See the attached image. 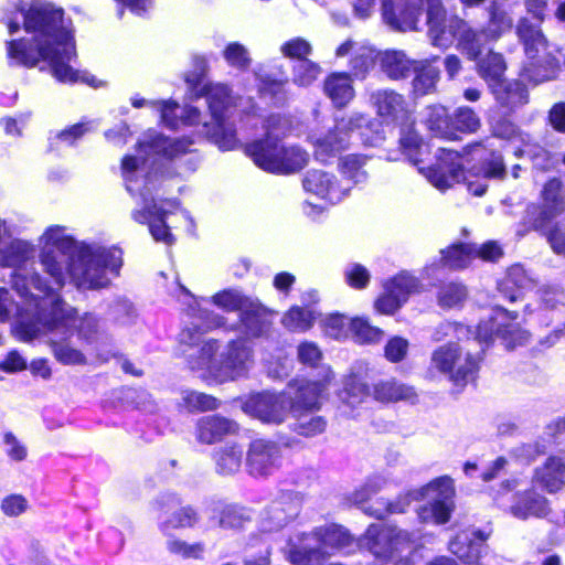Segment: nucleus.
Wrapping results in <instances>:
<instances>
[{
  "label": "nucleus",
  "instance_id": "f257e3e1",
  "mask_svg": "<svg viewBox=\"0 0 565 565\" xmlns=\"http://www.w3.org/2000/svg\"><path fill=\"white\" fill-rule=\"evenodd\" d=\"M190 154L186 143H137L121 160V175L126 190L137 205L131 217L139 224H148L157 242L172 245L174 237L166 217L180 210L177 200L161 199L166 171L164 161L178 162Z\"/></svg>",
  "mask_w": 565,
  "mask_h": 565
},
{
  "label": "nucleus",
  "instance_id": "f03ea898",
  "mask_svg": "<svg viewBox=\"0 0 565 565\" xmlns=\"http://www.w3.org/2000/svg\"><path fill=\"white\" fill-rule=\"evenodd\" d=\"M41 265L51 277L54 289H60L66 277H70L77 288L98 289L109 284L108 273L117 274L122 264L121 250L117 247H103L98 245L76 244L67 230L60 225L50 226L40 237ZM25 287L29 291L38 294L32 282L33 274L26 276ZM39 281L42 286L52 287ZM56 292V290H54Z\"/></svg>",
  "mask_w": 565,
  "mask_h": 565
},
{
  "label": "nucleus",
  "instance_id": "7ed1b4c3",
  "mask_svg": "<svg viewBox=\"0 0 565 565\" xmlns=\"http://www.w3.org/2000/svg\"><path fill=\"white\" fill-rule=\"evenodd\" d=\"M32 282L38 294L23 291L21 303H17L19 321L14 327L15 337L24 342L45 338L53 356L65 365H83L84 353L70 344L75 326L76 309L64 302L53 287L42 286L39 277Z\"/></svg>",
  "mask_w": 565,
  "mask_h": 565
},
{
  "label": "nucleus",
  "instance_id": "20e7f679",
  "mask_svg": "<svg viewBox=\"0 0 565 565\" xmlns=\"http://www.w3.org/2000/svg\"><path fill=\"white\" fill-rule=\"evenodd\" d=\"M24 28L36 33L33 45L28 46L22 40L9 42L8 55L11 60L28 67L47 61L60 82L74 83L81 79L97 86L94 77L88 79L84 75L79 76L67 64L75 56V46L64 25L62 9L49 2L35 1L24 14Z\"/></svg>",
  "mask_w": 565,
  "mask_h": 565
},
{
  "label": "nucleus",
  "instance_id": "39448f33",
  "mask_svg": "<svg viewBox=\"0 0 565 565\" xmlns=\"http://www.w3.org/2000/svg\"><path fill=\"white\" fill-rule=\"evenodd\" d=\"M254 363L253 350L244 339L228 342L220 351V343L215 340L204 341L198 355H190V369L202 379L216 383L234 381L245 375Z\"/></svg>",
  "mask_w": 565,
  "mask_h": 565
},
{
  "label": "nucleus",
  "instance_id": "423d86ee",
  "mask_svg": "<svg viewBox=\"0 0 565 565\" xmlns=\"http://www.w3.org/2000/svg\"><path fill=\"white\" fill-rule=\"evenodd\" d=\"M471 331L468 327L457 322H441L433 333L436 342L449 340L447 344L433 351L430 358V372L447 375L456 383L466 382L478 367V358L465 352L459 342L469 340Z\"/></svg>",
  "mask_w": 565,
  "mask_h": 565
},
{
  "label": "nucleus",
  "instance_id": "0eeeda50",
  "mask_svg": "<svg viewBox=\"0 0 565 565\" xmlns=\"http://www.w3.org/2000/svg\"><path fill=\"white\" fill-rule=\"evenodd\" d=\"M454 483L448 477H440L427 486L409 491L396 502L390 503L385 510L377 509L375 516L381 519L385 512L402 513L412 501L427 500L428 503L417 510L418 519L423 523L444 524L450 519L454 510Z\"/></svg>",
  "mask_w": 565,
  "mask_h": 565
},
{
  "label": "nucleus",
  "instance_id": "6e6552de",
  "mask_svg": "<svg viewBox=\"0 0 565 565\" xmlns=\"http://www.w3.org/2000/svg\"><path fill=\"white\" fill-rule=\"evenodd\" d=\"M223 152L242 150L262 170L276 174L295 173L308 163L309 154L296 143H218Z\"/></svg>",
  "mask_w": 565,
  "mask_h": 565
},
{
  "label": "nucleus",
  "instance_id": "1a4fd4ad",
  "mask_svg": "<svg viewBox=\"0 0 565 565\" xmlns=\"http://www.w3.org/2000/svg\"><path fill=\"white\" fill-rule=\"evenodd\" d=\"M516 34L526 57L532 61L527 68L529 77L535 83L555 78L559 61L553 54L552 45L542 29L527 18H521L516 24Z\"/></svg>",
  "mask_w": 565,
  "mask_h": 565
},
{
  "label": "nucleus",
  "instance_id": "9d476101",
  "mask_svg": "<svg viewBox=\"0 0 565 565\" xmlns=\"http://www.w3.org/2000/svg\"><path fill=\"white\" fill-rule=\"evenodd\" d=\"M350 544L351 537L343 527L330 525L305 535L299 547L290 548L289 557L298 565H323L326 556L342 551Z\"/></svg>",
  "mask_w": 565,
  "mask_h": 565
},
{
  "label": "nucleus",
  "instance_id": "9b49d317",
  "mask_svg": "<svg viewBox=\"0 0 565 565\" xmlns=\"http://www.w3.org/2000/svg\"><path fill=\"white\" fill-rule=\"evenodd\" d=\"M211 301L227 312H239L243 332L249 338L267 337L271 321L267 311L254 300L245 297L236 289H226L215 294Z\"/></svg>",
  "mask_w": 565,
  "mask_h": 565
},
{
  "label": "nucleus",
  "instance_id": "f8f14e48",
  "mask_svg": "<svg viewBox=\"0 0 565 565\" xmlns=\"http://www.w3.org/2000/svg\"><path fill=\"white\" fill-rule=\"evenodd\" d=\"M515 318L516 316L501 307L492 308L488 320H482L478 324L476 339L480 342H488L493 337H498L502 339L507 348H514L525 343L529 339V333L514 322Z\"/></svg>",
  "mask_w": 565,
  "mask_h": 565
},
{
  "label": "nucleus",
  "instance_id": "ddd939ff",
  "mask_svg": "<svg viewBox=\"0 0 565 565\" xmlns=\"http://www.w3.org/2000/svg\"><path fill=\"white\" fill-rule=\"evenodd\" d=\"M334 380L333 371L327 366L321 370L319 380H297L289 384L290 412L318 411L321 399Z\"/></svg>",
  "mask_w": 565,
  "mask_h": 565
},
{
  "label": "nucleus",
  "instance_id": "4468645a",
  "mask_svg": "<svg viewBox=\"0 0 565 565\" xmlns=\"http://www.w3.org/2000/svg\"><path fill=\"white\" fill-rule=\"evenodd\" d=\"M362 544L377 557L395 558V553H411L413 550L412 535L392 526H369Z\"/></svg>",
  "mask_w": 565,
  "mask_h": 565
},
{
  "label": "nucleus",
  "instance_id": "2eb2a0df",
  "mask_svg": "<svg viewBox=\"0 0 565 565\" xmlns=\"http://www.w3.org/2000/svg\"><path fill=\"white\" fill-rule=\"evenodd\" d=\"M203 93L207 96L209 109L212 122H204L203 128L207 138H215L216 141H228L234 138L235 129L225 120L224 111L230 104V89L225 85H214L205 90V86L195 92V96Z\"/></svg>",
  "mask_w": 565,
  "mask_h": 565
},
{
  "label": "nucleus",
  "instance_id": "dca6fc26",
  "mask_svg": "<svg viewBox=\"0 0 565 565\" xmlns=\"http://www.w3.org/2000/svg\"><path fill=\"white\" fill-rule=\"evenodd\" d=\"M436 162L428 167H420L419 171L438 190H447L460 180H466L463 173V159L457 152L439 148Z\"/></svg>",
  "mask_w": 565,
  "mask_h": 565
},
{
  "label": "nucleus",
  "instance_id": "f3484780",
  "mask_svg": "<svg viewBox=\"0 0 565 565\" xmlns=\"http://www.w3.org/2000/svg\"><path fill=\"white\" fill-rule=\"evenodd\" d=\"M371 103L376 108L379 116L392 121H401L402 137L399 141H414L412 136L414 120L401 94L394 90H377L371 95Z\"/></svg>",
  "mask_w": 565,
  "mask_h": 565
},
{
  "label": "nucleus",
  "instance_id": "a211bd4d",
  "mask_svg": "<svg viewBox=\"0 0 565 565\" xmlns=\"http://www.w3.org/2000/svg\"><path fill=\"white\" fill-rule=\"evenodd\" d=\"M8 230L4 223L0 220V266L13 267V288L18 295L23 296L26 289L22 265L26 263L34 255L33 247L23 241H13L8 243Z\"/></svg>",
  "mask_w": 565,
  "mask_h": 565
},
{
  "label": "nucleus",
  "instance_id": "6ab92c4d",
  "mask_svg": "<svg viewBox=\"0 0 565 565\" xmlns=\"http://www.w3.org/2000/svg\"><path fill=\"white\" fill-rule=\"evenodd\" d=\"M243 411L264 423L280 424L291 413L290 396L287 392L252 395L243 404Z\"/></svg>",
  "mask_w": 565,
  "mask_h": 565
},
{
  "label": "nucleus",
  "instance_id": "aec40b11",
  "mask_svg": "<svg viewBox=\"0 0 565 565\" xmlns=\"http://www.w3.org/2000/svg\"><path fill=\"white\" fill-rule=\"evenodd\" d=\"M565 211V201L562 195V181L552 179L545 183L541 193V205L530 206L527 210L533 227L539 231L546 230L552 221Z\"/></svg>",
  "mask_w": 565,
  "mask_h": 565
},
{
  "label": "nucleus",
  "instance_id": "412c9836",
  "mask_svg": "<svg viewBox=\"0 0 565 565\" xmlns=\"http://www.w3.org/2000/svg\"><path fill=\"white\" fill-rule=\"evenodd\" d=\"M179 505V500L172 494H163L157 500L160 512L159 527L167 536H170L173 531L192 527L198 521V515L192 508Z\"/></svg>",
  "mask_w": 565,
  "mask_h": 565
},
{
  "label": "nucleus",
  "instance_id": "4be33fe9",
  "mask_svg": "<svg viewBox=\"0 0 565 565\" xmlns=\"http://www.w3.org/2000/svg\"><path fill=\"white\" fill-rule=\"evenodd\" d=\"M365 372L366 366L359 363L342 379V388L338 392V398L343 415H350L351 409L361 405L371 395L364 376Z\"/></svg>",
  "mask_w": 565,
  "mask_h": 565
},
{
  "label": "nucleus",
  "instance_id": "5701e85b",
  "mask_svg": "<svg viewBox=\"0 0 565 565\" xmlns=\"http://www.w3.org/2000/svg\"><path fill=\"white\" fill-rule=\"evenodd\" d=\"M383 19L392 29L415 30L420 10L419 0H383Z\"/></svg>",
  "mask_w": 565,
  "mask_h": 565
},
{
  "label": "nucleus",
  "instance_id": "b1692460",
  "mask_svg": "<svg viewBox=\"0 0 565 565\" xmlns=\"http://www.w3.org/2000/svg\"><path fill=\"white\" fill-rule=\"evenodd\" d=\"M279 449L275 443L264 439L254 440L248 449L246 465L249 472L257 477L271 475L278 468Z\"/></svg>",
  "mask_w": 565,
  "mask_h": 565
},
{
  "label": "nucleus",
  "instance_id": "393cba45",
  "mask_svg": "<svg viewBox=\"0 0 565 565\" xmlns=\"http://www.w3.org/2000/svg\"><path fill=\"white\" fill-rule=\"evenodd\" d=\"M455 20H461L456 15L447 17L446 10L439 2L431 3L427 11L428 34L435 46L447 47L457 36V30L452 28Z\"/></svg>",
  "mask_w": 565,
  "mask_h": 565
},
{
  "label": "nucleus",
  "instance_id": "a878e982",
  "mask_svg": "<svg viewBox=\"0 0 565 565\" xmlns=\"http://www.w3.org/2000/svg\"><path fill=\"white\" fill-rule=\"evenodd\" d=\"M238 425L226 417L210 415L201 417L196 423V439L202 444H214L224 437L235 435Z\"/></svg>",
  "mask_w": 565,
  "mask_h": 565
},
{
  "label": "nucleus",
  "instance_id": "bb28decb",
  "mask_svg": "<svg viewBox=\"0 0 565 565\" xmlns=\"http://www.w3.org/2000/svg\"><path fill=\"white\" fill-rule=\"evenodd\" d=\"M303 188L328 202L334 204L345 196V189L337 184L333 175L319 170L309 171L303 180Z\"/></svg>",
  "mask_w": 565,
  "mask_h": 565
},
{
  "label": "nucleus",
  "instance_id": "cd10ccee",
  "mask_svg": "<svg viewBox=\"0 0 565 565\" xmlns=\"http://www.w3.org/2000/svg\"><path fill=\"white\" fill-rule=\"evenodd\" d=\"M509 510L513 516L520 520L531 516L543 518L550 512L546 499L531 491L514 494Z\"/></svg>",
  "mask_w": 565,
  "mask_h": 565
},
{
  "label": "nucleus",
  "instance_id": "c85d7f7f",
  "mask_svg": "<svg viewBox=\"0 0 565 565\" xmlns=\"http://www.w3.org/2000/svg\"><path fill=\"white\" fill-rule=\"evenodd\" d=\"M452 28L457 30L456 39L458 46L470 60H476L481 54L484 44L489 40L486 38L484 29L477 31L462 19L455 20Z\"/></svg>",
  "mask_w": 565,
  "mask_h": 565
},
{
  "label": "nucleus",
  "instance_id": "c756f323",
  "mask_svg": "<svg viewBox=\"0 0 565 565\" xmlns=\"http://www.w3.org/2000/svg\"><path fill=\"white\" fill-rule=\"evenodd\" d=\"M373 397L381 403H395L398 401L415 403L417 394L414 387L388 380L373 385Z\"/></svg>",
  "mask_w": 565,
  "mask_h": 565
},
{
  "label": "nucleus",
  "instance_id": "7c9ffc66",
  "mask_svg": "<svg viewBox=\"0 0 565 565\" xmlns=\"http://www.w3.org/2000/svg\"><path fill=\"white\" fill-rule=\"evenodd\" d=\"M324 93L338 107L349 104L354 97L352 78L348 73H333L324 81Z\"/></svg>",
  "mask_w": 565,
  "mask_h": 565
},
{
  "label": "nucleus",
  "instance_id": "2f4dec72",
  "mask_svg": "<svg viewBox=\"0 0 565 565\" xmlns=\"http://www.w3.org/2000/svg\"><path fill=\"white\" fill-rule=\"evenodd\" d=\"M412 73L415 75L412 86L416 95L423 96L436 90L440 71L429 61H417L413 66Z\"/></svg>",
  "mask_w": 565,
  "mask_h": 565
},
{
  "label": "nucleus",
  "instance_id": "473e14b6",
  "mask_svg": "<svg viewBox=\"0 0 565 565\" xmlns=\"http://www.w3.org/2000/svg\"><path fill=\"white\" fill-rule=\"evenodd\" d=\"M417 61L409 60L402 51H385L380 55L383 72L392 79L407 77Z\"/></svg>",
  "mask_w": 565,
  "mask_h": 565
},
{
  "label": "nucleus",
  "instance_id": "72a5a7b5",
  "mask_svg": "<svg viewBox=\"0 0 565 565\" xmlns=\"http://www.w3.org/2000/svg\"><path fill=\"white\" fill-rule=\"evenodd\" d=\"M565 466L558 458H550L542 468L535 472V481L553 493L564 486Z\"/></svg>",
  "mask_w": 565,
  "mask_h": 565
},
{
  "label": "nucleus",
  "instance_id": "f704fd0d",
  "mask_svg": "<svg viewBox=\"0 0 565 565\" xmlns=\"http://www.w3.org/2000/svg\"><path fill=\"white\" fill-rule=\"evenodd\" d=\"M495 99L501 106L508 108H514L519 105H523L527 100V93L524 87L514 82H505L504 79L497 84H490Z\"/></svg>",
  "mask_w": 565,
  "mask_h": 565
},
{
  "label": "nucleus",
  "instance_id": "c9c22d12",
  "mask_svg": "<svg viewBox=\"0 0 565 565\" xmlns=\"http://www.w3.org/2000/svg\"><path fill=\"white\" fill-rule=\"evenodd\" d=\"M487 12L489 15L487 26L484 28L487 39L498 40L503 33L511 30L513 20L500 3L491 2L487 8Z\"/></svg>",
  "mask_w": 565,
  "mask_h": 565
},
{
  "label": "nucleus",
  "instance_id": "e433bc0d",
  "mask_svg": "<svg viewBox=\"0 0 565 565\" xmlns=\"http://www.w3.org/2000/svg\"><path fill=\"white\" fill-rule=\"evenodd\" d=\"M313 411L291 412L295 417L294 431L300 436L310 438L322 434L326 430L327 422L320 415L312 414Z\"/></svg>",
  "mask_w": 565,
  "mask_h": 565
},
{
  "label": "nucleus",
  "instance_id": "4c0bfd02",
  "mask_svg": "<svg viewBox=\"0 0 565 565\" xmlns=\"http://www.w3.org/2000/svg\"><path fill=\"white\" fill-rule=\"evenodd\" d=\"M529 285L523 267L515 265L512 266L502 281L499 284V289L511 301L520 298L521 291Z\"/></svg>",
  "mask_w": 565,
  "mask_h": 565
},
{
  "label": "nucleus",
  "instance_id": "58836bf2",
  "mask_svg": "<svg viewBox=\"0 0 565 565\" xmlns=\"http://www.w3.org/2000/svg\"><path fill=\"white\" fill-rule=\"evenodd\" d=\"M316 318L312 309L295 306L284 315L281 323L290 331L305 332L313 326Z\"/></svg>",
  "mask_w": 565,
  "mask_h": 565
},
{
  "label": "nucleus",
  "instance_id": "ea45409f",
  "mask_svg": "<svg viewBox=\"0 0 565 565\" xmlns=\"http://www.w3.org/2000/svg\"><path fill=\"white\" fill-rule=\"evenodd\" d=\"M440 254L441 264L452 269L465 268L476 258L475 247L465 244L452 245Z\"/></svg>",
  "mask_w": 565,
  "mask_h": 565
},
{
  "label": "nucleus",
  "instance_id": "a19ab883",
  "mask_svg": "<svg viewBox=\"0 0 565 565\" xmlns=\"http://www.w3.org/2000/svg\"><path fill=\"white\" fill-rule=\"evenodd\" d=\"M243 460V447L233 444L226 445L215 455L217 470L224 475H232L239 470Z\"/></svg>",
  "mask_w": 565,
  "mask_h": 565
},
{
  "label": "nucleus",
  "instance_id": "79ce46f5",
  "mask_svg": "<svg viewBox=\"0 0 565 565\" xmlns=\"http://www.w3.org/2000/svg\"><path fill=\"white\" fill-rule=\"evenodd\" d=\"M396 151L388 156V160L397 161L406 159L411 163L418 166L428 160L431 152L430 143H395Z\"/></svg>",
  "mask_w": 565,
  "mask_h": 565
},
{
  "label": "nucleus",
  "instance_id": "37998d69",
  "mask_svg": "<svg viewBox=\"0 0 565 565\" xmlns=\"http://www.w3.org/2000/svg\"><path fill=\"white\" fill-rule=\"evenodd\" d=\"M480 543H473L468 531L460 532L449 543V550L460 559L468 563L477 561L480 556Z\"/></svg>",
  "mask_w": 565,
  "mask_h": 565
},
{
  "label": "nucleus",
  "instance_id": "c03bdc74",
  "mask_svg": "<svg viewBox=\"0 0 565 565\" xmlns=\"http://www.w3.org/2000/svg\"><path fill=\"white\" fill-rule=\"evenodd\" d=\"M480 76L486 79L489 85L503 81L505 63L501 54L490 52L478 64Z\"/></svg>",
  "mask_w": 565,
  "mask_h": 565
},
{
  "label": "nucleus",
  "instance_id": "a18cd8bd",
  "mask_svg": "<svg viewBox=\"0 0 565 565\" xmlns=\"http://www.w3.org/2000/svg\"><path fill=\"white\" fill-rule=\"evenodd\" d=\"M350 333L356 342L367 344L379 342L383 337L382 330L371 326L363 318L352 319L350 322Z\"/></svg>",
  "mask_w": 565,
  "mask_h": 565
},
{
  "label": "nucleus",
  "instance_id": "49530a36",
  "mask_svg": "<svg viewBox=\"0 0 565 565\" xmlns=\"http://www.w3.org/2000/svg\"><path fill=\"white\" fill-rule=\"evenodd\" d=\"M381 124L375 121H367L363 115L355 114L349 118H342L337 121L335 129L339 134L343 135L340 139L349 137V132L355 129L370 130L377 132Z\"/></svg>",
  "mask_w": 565,
  "mask_h": 565
},
{
  "label": "nucleus",
  "instance_id": "de8ad7c7",
  "mask_svg": "<svg viewBox=\"0 0 565 565\" xmlns=\"http://www.w3.org/2000/svg\"><path fill=\"white\" fill-rule=\"evenodd\" d=\"M182 401L190 412H205L218 407V402L215 397L195 391L183 392Z\"/></svg>",
  "mask_w": 565,
  "mask_h": 565
},
{
  "label": "nucleus",
  "instance_id": "09e8293b",
  "mask_svg": "<svg viewBox=\"0 0 565 565\" xmlns=\"http://www.w3.org/2000/svg\"><path fill=\"white\" fill-rule=\"evenodd\" d=\"M466 298L467 290L465 286L456 282H450L444 286L438 296L439 305L446 308L460 306Z\"/></svg>",
  "mask_w": 565,
  "mask_h": 565
},
{
  "label": "nucleus",
  "instance_id": "8fccbe9b",
  "mask_svg": "<svg viewBox=\"0 0 565 565\" xmlns=\"http://www.w3.org/2000/svg\"><path fill=\"white\" fill-rule=\"evenodd\" d=\"M321 73L318 64L310 60H302L294 68V82L300 86H309Z\"/></svg>",
  "mask_w": 565,
  "mask_h": 565
},
{
  "label": "nucleus",
  "instance_id": "3c124183",
  "mask_svg": "<svg viewBox=\"0 0 565 565\" xmlns=\"http://www.w3.org/2000/svg\"><path fill=\"white\" fill-rule=\"evenodd\" d=\"M168 551L182 558H199L204 552L201 543L189 544L180 539L171 537L167 541Z\"/></svg>",
  "mask_w": 565,
  "mask_h": 565
},
{
  "label": "nucleus",
  "instance_id": "603ef678",
  "mask_svg": "<svg viewBox=\"0 0 565 565\" xmlns=\"http://www.w3.org/2000/svg\"><path fill=\"white\" fill-rule=\"evenodd\" d=\"M396 294L394 289H390L386 284L384 285V294L375 301V309L385 315L394 313L403 305V295Z\"/></svg>",
  "mask_w": 565,
  "mask_h": 565
},
{
  "label": "nucleus",
  "instance_id": "864d4df0",
  "mask_svg": "<svg viewBox=\"0 0 565 565\" xmlns=\"http://www.w3.org/2000/svg\"><path fill=\"white\" fill-rule=\"evenodd\" d=\"M225 61L233 67L246 68L250 64V58L246 47L237 42L230 43L223 52Z\"/></svg>",
  "mask_w": 565,
  "mask_h": 565
},
{
  "label": "nucleus",
  "instance_id": "5fc2aeb1",
  "mask_svg": "<svg viewBox=\"0 0 565 565\" xmlns=\"http://www.w3.org/2000/svg\"><path fill=\"white\" fill-rule=\"evenodd\" d=\"M351 321L352 319L342 315H330L324 319V331L334 339L348 337Z\"/></svg>",
  "mask_w": 565,
  "mask_h": 565
},
{
  "label": "nucleus",
  "instance_id": "6e6d98bb",
  "mask_svg": "<svg viewBox=\"0 0 565 565\" xmlns=\"http://www.w3.org/2000/svg\"><path fill=\"white\" fill-rule=\"evenodd\" d=\"M311 44L302 38L291 39L284 43L280 47V52L284 56L289 58H297L299 62L307 60V56L311 53Z\"/></svg>",
  "mask_w": 565,
  "mask_h": 565
},
{
  "label": "nucleus",
  "instance_id": "4d7b16f0",
  "mask_svg": "<svg viewBox=\"0 0 565 565\" xmlns=\"http://www.w3.org/2000/svg\"><path fill=\"white\" fill-rule=\"evenodd\" d=\"M267 140L266 141H279L289 137L291 125L288 119L280 116H270L267 119L266 125Z\"/></svg>",
  "mask_w": 565,
  "mask_h": 565
},
{
  "label": "nucleus",
  "instance_id": "13d9d810",
  "mask_svg": "<svg viewBox=\"0 0 565 565\" xmlns=\"http://www.w3.org/2000/svg\"><path fill=\"white\" fill-rule=\"evenodd\" d=\"M385 284L390 289H394L396 294L405 291L403 295V303L407 300L408 296L418 288L417 279L407 273H402Z\"/></svg>",
  "mask_w": 565,
  "mask_h": 565
},
{
  "label": "nucleus",
  "instance_id": "bf43d9fd",
  "mask_svg": "<svg viewBox=\"0 0 565 565\" xmlns=\"http://www.w3.org/2000/svg\"><path fill=\"white\" fill-rule=\"evenodd\" d=\"M29 508V501L22 494H9L1 500L0 509L7 516L14 518L23 514Z\"/></svg>",
  "mask_w": 565,
  "mask_h": 565
},
{
  "label": "nucleus",
  "instance_id": "052dcab7",
  "mask_svg": "<svg viewBox=\"0 0 565 565\" xmlns=\"http://www.w3.org/2000/svg\"><path fill=\"white\" fill-rule=\"evenodd\" d=\"M77 321L75 322V326L73 327V334L77 332L78 337L89 341L95 333H97L99 328V321L98 319L89 313H86L82 317H79L76 313Z\"/></svg>",
  "mask_w": 565,
  "mask_h": 565
},
{
  "label": "nucleus",
  "instance_id": "680f3d73",
  "mask_svg": "<svg viewBox=\"0 0 565 565\" xmlns=\"http://www.w3.org/2000/svg\"><path fill=\"white\" fill-rule=\"evenodd\" d=\"M427 125L430 130L436 131V137H441V134L448 127L447 110L443 106H431L428 108Z\"/></svg>",
  "mask_w": 565,
  "mask_h": 565
},
{
  "label": "nucleus",
  "instance_id": "e2e57ef3",
  "mask_svg": "<svg viewBox=\"0 0 565 565\" xmlns=\"http://www.w3.org/2000/svg\"><path fill=\"white\" fill-rule=\"evenodd\" d=\"M160 114L162 122L171 128L177 129L182 125V107L174 102H164L160 106Z\"/></svg>",
  "mask_w": 565,
  "mask_h": 565
},
{
  "label": "nucleus",
  "instance_id": "0e129e2a",
  "mask_svg": "<svg viewBox=\"0 0 565 565\" xmlns=\"http://www.w3.org/2000/svg\"><path fill=\"white\" fill-rule=\"evenodd\" d=\"M347 282L356 289L366 287L370 281V274L365 267L360 264H351L344 271Z\"/></svg>",
  "mask_w": 565,
  "mask_h": 565
},
{
  "label": "nucleus",
  "instance_id": "69168bd1",
  "mask_svg": "<svg viewBox=\"0 0 565 565\" xmlns=\"http://www.w3.org/2000/svg\"><path fill=\"white\" fill-rule=\"evenodd\" d=\"M366 158L360 154H347L340 158V169L350 178H356L355 182H360L362 174L360 169L365 163Z\"/></svg>",
  "mask_w": 565,
  "mask_h": 565
},
{
  "label": "nucleus",
  "instance_id": "338daca9",
  "mask_svg": "<svg viewBox=\"0 0 565 565\" xmlns=\"http://www.w3.org/2000/svg\"><path fill=\"white\" fill-rule=\"evenodd\" d=\"M408 351V341L401 337L392 338L384 348L385 358L391 362L402 361Z\"/></svg>",
  "mask_w": 565,
  "mask_h": 565
},
{
  "label": "nucleus",
  "instance_id": "774afa93",
  "mask_svg": "<svg viewBox=\"0 0 565 565\" xmlns=\"http://www.w3.org/2000/svg\"><path fill=\"white\" fill-rule=\"evenodd\" d=\"M456 127L461 131L473 132L480 127V120L471 108H459L456 114Z\"/></svg>",
  "mask_w": 565,
  "mask_h": 565
}]
</instances>
